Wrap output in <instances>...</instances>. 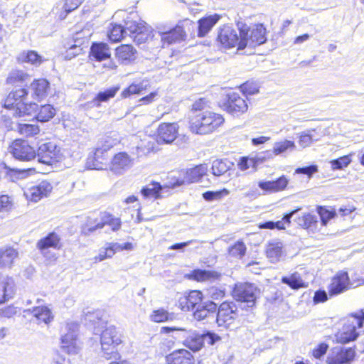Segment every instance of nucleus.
Here are the masks:
<instances>
[{
	"label": "nucleus",
	"mask_w": 364,
	"mask_h": 364,
	"mask_svg": "<svg viewBox=\"0 0 364 364\" xmlns=\"http://www.w3.org/2000/svg\"><path fill=\"white\" fill-rule=\"evenodd\" d=\"M225 122L223 115L210 111L197 114L190 121L189 129L191 132L205 135L216 131Z\"/></svg>",
	"instance_id": "f257e3e1"
},
{
	"label": "nucleus",
	"mask_w": 364,
	"mask_h": 364,
	"mask_svg": "<svg viewBox=\"0 0 364 364\" xmlns=\"http://www.w3.org/2000/svg\"><path fill=\"white\" fill-rule=\"evenodd\" d=\"M364 323V310L351 314L343 322L341 329L335 334L337 343L345 344L355 341L359 333L357 328H361Z\"/></svg>",
	"instance_id": "f03ea898"
},
{
	"label": "nucleus",
	"mask_w": 364,
	"mask_h": 364,
	"mask_svg": "<svg viewBox=\"0 0 364 364\" xmlns=\"http://www.w3.org/2000/svg\"><path fill=\"white\" fill-rule=\"evenodd\" d=\"M259 289L252 283H237L235 285L232 296L236 301H240V307L248 310L252 309L259 294Z\"/></svg>",
	"instance_id": "7ed1b4c3"
},
{
	"label": "nucleus",
	"mask_w": 364,
	"mask_h": 364,
	"mask_svg": "<svg viewBox=\"0 0 364 364\" xmlns=\"http://www.w3.org/2000/svg\"><path fill=\"white\" fill-rule=\"evenodd\" d=\"M240 49H244L247 46L254 48L266 42V29L262 24L256 25L249 31L247 26L240 28Z\"/></svg>",
	"instance_id": "20e7f679"
},
{
	"label": "nucleus",
	"mask_w": 364,
	"mask_h": 364,
	"mask_svg": "<svg viewBox=\"0 0 364 364\" xmlns=\"http://www.w3.org/2000/svg\"><path fill=\"white\" fill-rule=\"evenodd\" d=\"M36 156L39 162L47 165H53L65 159L61 148L51 141L41 144Z\"/></svg>",
	"instance_id": "39448f33"
},
{
	"label": "nucleus",
	"mask_w": 364,
	"mask_h": 364,
	"mask_svg": "<svg viewBox=\"0 0 364 364\" xmlns=\"http://www.w3.org/2000/svg\"><path fill=\"white\" fill-rule=\"evenodd\" d=\"M171 331L176 332L178 337L184 338L183 345L194 352L198 351L203 346V336L196 331L176 327H163L161 328V332L169 333Z\"/></svg>",
	"instance_id": "423d86ee"
},
{
	"label": "nucleus",
	"mask_w": 364,
	"mask_h": 364,
	"mask_svg": "<svg viewBox=\"0 0 364 364\" xmlns=\"http://www.w3.org/2000/svg\"><path fill=\"white\" fill-rule=\"evenodd\" d=\"M60 240V236L53 232L39 240L36 247L48 261L53 262L56 260L57 255L54 252L50 250V248L60 250L62 247Z\"/></svg>",
	"instance_id": "0eeeda50"
},
{
	"label": "nucleus",
	"mask_w": 364,
	"mask_h": 364,
	"mask_svg": "<svg viewBox=\"0 0 364 364\" xmlns=\"http://www.w3.org/2000/svg\"><path fill=\"white\" fill-rule=\"evenodd\" d=\"M122 343L114 326H107L100 334V343L102 350L107 359L112 358L111 355L115 353V348Z\"/></svg>",
	"instance_id": "6e6552de"
},
{
	"label": "nucleus",
	"mask_w": 364,
	"mask_h": 364,
	"mask_svg": "<svg viewBox=\"0 0 364 364\" xmlns=\"http://www.w3.org/2000/svg\"><path fill=\"white\" fill-rule=\"evenodd\" d=\"M65 331L66 332L61 336L60 347L69 354H76L79 350L77 343L78 324L75 322L68 323Z\"/></svg>",
	"instance_id": "1a4fd4ad"
},
{
	"label": "nucleus",
	"mask_w": 364,
	"mask_h": 364,
	"mask_svg": "<svg viewBox=\"0 0 364 364\" xmlns=\"http://www.w3.org/2000/svg\"><path fill=\"white\" fill-rule=\"evenodd\" d=\"M124 29L130 33V36L138 44L145 43L151 36L150 28L144 21H127Z\"/></svg>",
	"instance_id": "9d476101"
},
{
	"label": "nucleus",
	"mask_w": 364,
	"mask_h": 364,
	"mask_svg": "<svg viewBox=\"0 0 364 364\" xmlns=\"http://www.w3.org/2000/svg\"><path fill=\"white\" fill-rule=\"evenodd\" d=\"M9 151L19 161H28L36 156L35 149L26 141L15 140L9 147Z\"/></svg>",
	"instance_id": "9b49d317"
},
{
	"label": "nucleus",
	"mask_w": 364,
	"mask_h": 364,
	"mask_svg": "<svg viewBox=\"0 0 364 364\" xmlns=\"http://www.w3.org/2000/svg\"><path fill=\"white\" fill-rule=\"evenodd\" d=\"M355 352L352 348L336 346L333 348L326 360L328 364H349L355 358Z\"/></svg>",
	"instance_id": "f8f14e48"
},
{
	"label": "nucleus",
	"mask_w": 364,
	"mask_h": 364,
	"mask_svg": "<svg viewBox=\"0 0 364 364\" xmlns=\"http://www.w3.org/2000/svg\"><path fill=\"white\" fill-rule=\"evenodd\" d=\"M217 309L216 321L220 326L228 327L238 316L236 306L233 302H223Z\"/></svg>",
	"instance_id": "ddd939ff"
},
{
	"label": "nucleus",
	"mask_w": 364,
	"mask_h": 364,
	"mask_svg": "<svg viewBox=\"0 0 364 364\" xmlns=\"http://www.w3.org/2000/svg\"><path fill=\"white\" fill-rule=\"evenodd\" d=\"M218 40L225 48L237 46V49L240 50V29L237 31L230 26H225L220 29L218 36Z\"/></svg>",
	"instance_id": "4468645a"
},
{
	"label": "nucleus",
	"mask_w": 364,
	"mask_h": 364,
	"mask_svg": "<svg viewBox=\"0 0 364 364\" xmlns=\"http://www.w3.org/2000/svg\"><path fill=\"white\" fill-rule=\"evenodd\" d=\"M223 106L224 109L232 115H238L244 113L248 108L245 100L235 92H231L227 95V100Z\"/></svg>",
	"instance_id": "2eb2a0df"
},
{
	"label": "nucleus",
	"mask_w": 364,
	"mask_h": 364,
	"mask_svg": "<svg viewBox=\"0 0 364 364\" xmlns=\"http://www.w3.org/2000/svg\"><path fill=\"white\" fill-rule=\"evenodd\" d=\"M351 284L348 274L345 271L338 272L331 280L328 287V292L331 296L338 295L350 289Z\"/></svg>",
	"instance_id": "dca6fc26"
},
{
	"label": "nucleus",
	"mask_w": 364,
	"mask_h": 364,
	"mask_svg": "<svg viewBox=\"0 0 364 364\" xmlns=\"http://www.w3.org/2000/svg\"><path fill=\"white\" fill-rule=\"evenodd\" d=\"M16 293V284L14 279L0 273V304L12 299Z\"/></svg>",
	"instance_id": "f3484780"
},
{
	"label": "nucleus",
	"mask_w": 364,
	"mask_h": 364,
	"mask_svg": "<svg viewBox=\"0 0 364 364\" xmlns=\"http://www.w3.org/2000/svg\"><path fill=\"white\" fill-rule=\"evenodd\" d=\"M51 184L46 181H41L38 185L31 187L24 194L28 200L38 202L42 198L46 197L52 191Z\"/></svg>",
	"instance_id": "a211bd4d"
},
{
	"label": "nucleus",
	"mask_w": 364,
	"mask_h": 364,
	"mask_svg": "<svg viewBox=\"0 0 364 364\" xmlns=\"http://www.w3.org/2000/svg\"><path fill=\"white\" fill-rule=\"evenodd\" d=\"M178 127L175 123H164L158 128L157 141L169 144L177 136Z\"/></svg>",
	"instance_id": "6ab92c4d"
},
{
	"label": "nucleus",
	"mask_w": 364,
	"mask_h": 364,
	"mask_svg": "<svg viewBox=\"0 0 364 364\" xmlns=\"http://www.w3.org/2000/svg\"><path fill=\"white\" fill-rule=\"evenodd\" d=\"M132 164V160L129 156L127 153L121 152L114 156L110 169L116 174H121L125 170L130 168Z\"/></svg>",
	"instance_id": "aec40b11"
},
{
	"label": "nucleus",
	"mask_w": 364,
	"mask_h": 364,
	"mask_svg": "<svg viewBox=\"0 0 364 364\" xmlns=\"http://www.w3.org/2000/svg\"><path fill=\"white\" fill-rule=\"evenodd\" d=\"M202 293L199 291H191L186 296L181 298L179 304L183 311H193L202 304Z\"/></svg>",
	"instance_id": "412c9836"
},
{
	"label": "nucleus",
	"mask_w": 364,
	"mask_h": 364,
	"mask_svg": "<svg viewBox=\"0 0 364 364\" xmlns=\"http://www.w3.org/2000/svg\"><path fill=\"white\" fill-rule=\"evenodd\" d=\"M168 364H192L193 357L186 349H178L173 351L166 357Z\"/></svg>",
	"instance_id": "4be33fe9"
},
{
	"label": "nucleus",
	"mask_w": 364,
	"mask_h": 364,
	"mask_svg": "<svg viewBox=\"0 0 364 364\" xmlns=\"http://www.w3.org/2000/svg\"><path fill=\"white\" fill-rule=\"evenodd\" d=\"M185 37L186 33L181 26H176L169 31L161 33V40L163 43V47L166 45L168 46L170 44L183 41Z\"/></svg>",
	"instance_id": "5701e85b"
},
{
	"label": "nucleus",
	"mask_w": 364,
	"mask_h": 364,
	"mask_svg": "<svg viewBox=\"0 0 364 364\" xmlns=\"http://www.w3.org/2000/svg\"><path fill=\"white\" fill-rule=\"evenodd\" d=\"M288 183L289 180L282 176L274 181H261L258 183V186L263 191L274 193L284 190Z\"/></svg>",
	"instance_id": "b1692460"
},
{
	"label": "nucleus",
	"mask_w": 364,
	"mask_h": 364,
	"mask_svg": "<svg viewBox=\"0 0 364 364\" xmlns=\"http://www.w3.org/2000/svg\"><path fill=\"white\" fill-rule=\"evenodd\" d=\"M24 312L31 314L39 322H43L46 324L50 323L53 319L50 309L45 306H38L33 309H26Z\"/></svg>",
	"instance_id": "393cba45"
},
{
	"label": "nucleus",
	"mask_w": 364,
	"mask_h": 364,
	"mask_svg": "<svg viewBox=\"0 0 364 364\" xmlns=\"http://www.w3.org/2000/svg\"><path fill=\"white\" fill-rule=\"evenodd\" d=\"M119 90V87L118 86H114L103 92H100L92 100L85 104V107H100L102 102H107L114 97Z\"/></svg>",
	"instance_id": "a878e982"
},
{
	"label": "nucleus",
	"mask_w": 364,
	"mask_h": 364,
	"mask_svg": "<svg viewBox=\"0 0 364 364\" xmlns=\"http://www.w3.org/2000/svg\"><path fill=\"white\" fill-rule=\"evenodd\" d=\"M27 90L24 88H19L9 94L5 100L4 107L12 113L16 107V103L24 102V97L27 95Z\"/></svg>",
	"instance_id": "bb28decb"
},
{
	"label": "nucleus",
	"mask_w": 364,
	"mask_h": 364,
	"mask_svg": "<svg viewBox=\"0 0 364 364\" xmlns=\"http://www.w3.org/2000/svg\"><path fill=\"white\" fill-rule=\"evenodd\" d=\"M102 222L97 223L95 226L90 227L87 230H84V232L87 234L88 232H94L97 229L102 228L105 225H108L113 231L119 230L121 227V221L119 218H113L111 215L105 213L102 218Z\"/></svg>",
	"instance_id": "cd10ccee"
},
{
	"label": "nucleus",
	"mask_w": 364,
	"mask_h": 364,
	"mask_svg": "<svg viewBox=\"0 0 364 364\" xmlns=\"http://www.w3.org/2000/svg\"><path fill=\"white\" fill-rule=\"evenodd\" d=\"M217 311V304L213 301L202 303L193 311V316L198 320H203Z\"/></svg>",
	"instance_id": "c85d7f7f"
},
{
	"label": "nucleus",
	"mask_w": 364,
	"mask_h": 364,
	"mask_svg": "<svg viewBox=\"0 0 364 364\" xmlns=\"http://www.w3.org/2000/svg\"><path fill=\"white\" fill-rule=\"evenodd\" d=\"M31 89L34 99L42 100L48 95L49 82L46 79L36 80L31 83Z\"/></svg>",
	"instance_id": "c756f323"
},
{
	"label": "nucleus",
	"mask_w": 364,
	"mask_h": 364,
	"mask_svg": "<svg viewBox=\"0 0 364 364\" xmlns=\"http://www.w3.org/2000/svg\"><path fill=\"white\" fill-rule=\"evenodd\" d=\"M90 53L97 61L109 58L111 56L110 49L105 43H93L90 48Z\"/></svg>",
	"instance_id": "7c9ffc66"
},
{
	"label": "nucleus",
	"mask_w": 364,
	"mask_h": 364,
	"mask_svg": "<svg viewBox=\"0 0 364 364\" xmlns=\"http://www.w3.org/2000/svg\"><path fill=\"white\" fill-rule=\"evenodd\" d=\"M136 50L130 45H122L116 49V56L122 63L127 64L135 59Z\"/></svg>",
	"instance_id": "2f4dec72"
},
{
	"label": "nucleus",
	"mask_w": 364,
	"mask_h": 364,
	"mask_svg": "<svg viewBox=\"0 0 364 364\" xmlns=\"http://www.w3.org/2000/svg\"><path fill=\"white\" fill-rule=\"evenodd\" d=\"M220 19V16L217 14L210 15L208 16L200 18L198 21V32L199 37L205 36L216 24Z\"/></svg>",
	"instance_id": "473e14b6"
},
{
	"label": "nucleus",
	"mask_w": 364,
	"mask_h": 364,
	"mask_svg": "<svg viewBox=\"0 0 364 364\" xmlns=\"http://www.w3.org/2000/svg\"><path fill=\"white\" fill-rule=\"evenodd\" d=\"M282 243L277 241L271 242L268 244L266 249V255L269 261L276 263L280 260L283 256Z\"/></svg>",
	"instance_id": "72a5a7b5"
},
{
	"label": "nucleus",
	"mask_w": 364,
	"mask_h": 364,
	"mask_svg": "<svg viewBox=\"0 0 364 364\" xmlns=\"http://www.w3.org/2000/svg\"><path fill=\"white\" fill-rule=\"evenodd\" d=\"M208 171L205 164H200L186 171L185 181L187 183L198 182Z\"/></svg>",
	"instance_id": "f704fd0d"
},
{
	"label": "nucleus",
	"mask_w": 364,
	"mask_h": 364,
	"mask_svg": "<svg viewBox=\"0 0 364 364\" xmlns=\"http://www.w3.org/2000/svg\"><path fill=\"white\" fill-rule=\"evenodd\" d=\"M232 165L233 164L227 159L215 160L212 163V173L216 177L225 176L228 171L231 169Z\"/></svg>",
	"instance_id": "c9c22d12"
},
{
	"label": "nucleus",
	"mask_w": 364,
	"mask_h": 364,
	"mask_svg": "<svg viewBox=\"0 0 364 364\" xmlns=\"http://www.w3.org/2000/svg\"><path fill=\"white\" fill-rule=\"evenodd\" d=\"M191 276L198 282H213L218 279L220 274L215 271L198 269L192 272Z\"/></svg>",
	"instance_id": "e433bc0d"
},
{
	"label": "nucleus",
	"mask_w": 364,
	"mask_h": 364,
	"mask_svg": "<svg viewBox=\"0 0 364 364\" xmlns=\"http://www.w3.org/2000/svg\"><path fill=\"white\" fill-rule=\"evenodd\" d=\"M38 109V105L36 103H25L24 102H18L16 103V107L11 113L14 117H23L25 115H32L36 113Z\"/></svg>",
	"instance_id": "4c0bfd02"
},
{
	"label": "nucleus",
	"mask_w": 364,
	"mask_h": 364,
	"mask_svg": "<svg viewBox=\"0 0 364 364\" xmlns=\"http://www.w3.org/2000/svg\"><path fill=\"white\" fill-rule=\"evenodd\" d=\"M115 136V134L106 135L100 141L101 145L95 150V155L97 156H100V154H104L105 152L107 151L119 142L117 138H114Z\"/></svg>",
	"instance_id": "58836bf2"
},
{
	"label": "nucleus",
	"mask_w": 364,
	"mask_h": 364,
	"mask_svg": "<svg viewBox=\"0 0 364 364\" xmlns=\"http://www.w3.org/2000/svg\"><path fill=\"white\" fill-rule=\"evenodd\" d=\"M17 59L19 62L30 63L36 66L43 62L42 57L34 50L23 51L18 55Z\"/></svg>",
	"instance_id": "ea45409f"
},
{
	"label": "nucleus",
	"mask_w": 364,
	"mask_h": 364,
	"mask_svg": "<svg viewBox=\"0 0 364 364\" xmlns=\"http://www.w3.org/2000/svg\"><path fill=\"white\" fill-rule=\"evenodd\" d=\"M162 188L160 183L153 182L148 184L141 190V193L146 199H158L161 197L160 192Z\"/></svg>",
	"instance_id": "a19ab883"
},
{
	"label": "nucleus",
	"mask_w": 364,
	"mask_h": 364,
	"mask_svg": "<svg viewBox=\"0 0 364 364\" xmlns=\"http://www.w3.org/2000/svg\"><path fill=\"white\" fill-rule=\"evenodd\" d=\"M296 222L301 228L313 230L316 229L318 220L316 215L306 213H304L302 216L298 217Z\"/></svg>",
	"instance_id": "79ce46f5"
},
{
	"label": "nucleus",
	"mask_w": 364,
	"mask_h": 364,
	"mask_svg": "<svg viewBox=\"0 0 364 364\" xmlns=\"http://www.w3.org/2000/svg\"><path fill=\"white\" fill-rule=\"evenodd\" d=\"M17 252L11 247L0 250V268L10 267L16 257Z\"/></svg>",
	"instance_id": "37998d69"
},
{
	"label": "nucleus",
	"mask_w": 364,
	"mask_h": 364,
	"mask_svg": "<svg viewBox=\"0 0 364 364\" xmlns=\"http://www.w3.org/2000/svg\"><path fill=\"white\" fill-rule=\"evenodd\" d=\"M127 35V31L119 24L111 23L108 31V37L112 42H118Z\"/></svg>",
	"instance_id": "c03bdc74"
},
{
	"label": "nucleus",
	"mask_w": 364,
	"mask_h": 364,
	"mask_svg": "<svg viewBox=\"0 0 364 364\" xmlns=\"http://www.w3.org/2000/svg\"><path fill=\"white\" fill-rule=\"evenodd\" d=\"M105 251L107 252V257L110 258L117 252L122 251L124 250H132V244L130 242H125L124 244H119L117 242H109L105 245Z\"/></svg>",
	"instance_id": "a18cd8bd"
},
{
	"label": "nucleus",
	"mask_w": 364,
	"mask_h": 364,
	"mask_svg": "<svg viewBox=\"0 0 364 364\" xmlns=\"http://www.w3.org/2000/svg\"><path fill=\"white\" fill-rule=\"evenodd\" d=\"M296 149L295 143L293 141L284 139L283 141L275 142L273 146V153L274 155H279L285 153L287 151H294Z\"/></svg>",
	"instance_id": "49530a36"
},
{
	"label": "nucleus",
	"mask_w": 364,
	"mask_h": 364,
	"mask_svg": "<svg viewBox=\"0 0 364 364\" xmlns=\"http://www.w3.org/2000/svg\"><path fill=\"white\" fill-rule=\"evenodd\" d=\"M282 282L289 285L294 289H298L304 287V283L300 274L297 272L293 273L289 277H283L282 278Z\"/></svg>",
	"instance_id": "de8ad7c7"
},
{
	"label": "nucleus",
	"mask_w": 364,
	"mask_h": 364,
	"mask_svg": "<svg viewBox=\"0 0 364 364\" xmlns=\"http://www.w3.org/2000/svg\"><path fill=\"white\" fill-rule=\"evenodd\" d=\"M55 109L50 105L42 106L36 115L38 121L45 122L49 121L55 115Z\"/></svg>",
	"instance_id": "09e8293b"
},
{
	"label": "nucleus",
	"mask_w": 364,
	"mask_h": 364,
	"mask_svg": "<svg viewBox=\"0 0 364 364\" xmlns=\"http://www.w3.org/2000/svg\"><path fill=\"white\" fill-rule=\"evenodd\" d=\"M105 160L104 154L97 156L95 153L93 156H89L87 159L86 167L88 169L102 170L104 169V161Z\"/></svg>",
	"instance_id": "8fccbe9b"
},
{
	"label": "nucleus",
	"mask_w": 364,
	"mask_h": 364,
	"mask_svg": "<svg viewBox=\"0 0 364 364\" xmlns=\"http://www.w3.org/2000/svg\"><path fill=\"white\" fill-rule=\"evenodd\" d=\"M247 247L242 241H237L228 249V253L230 256L237 258H242L246 253Z\"/></svg>",
	"instance_id": "3c124183"
},
{
	"label": "nucleus",
	"mask_w": 364,
	"mask_h": 364,
	"mask_svg": "<svg viewBox=\"0 0 364 364\" xmlns=\"http://www.w3.org/2000/svg\"><path fill=\"white\" fill-rule=\"evenodd\" d=\"M150 317L151 321L154 322H164L172 320L173 315L164 309H159L154 311Z\"/></svg>",
	"instance_id": "603ef678"
},
{
	"label": "nucleus",
	"mask_w": 364,
	"mask_h": 364,
	"mask_svg": "<svg viewBox=\"0 0 364 364\" xmlns=\"http://www.w3.org/2000/svg\"><path fill=\"white\" fill-rule=\"evenodd\" d=\"M351 162V155L341 156L337 159L331 160L330 164L333 170H341L347 167Z\"/></svg>",
	"instance_id": "864d4df0"
},
{
	"label": "nucleus",
	"mask_w": 364,
	"mask_h": 364,
	"mask_svg": "<svg viewBox=\"0 0 364 364\" xmlns=\"http://www.w3.org/2000/svg\"><path fill=\"white\" fill-rule=\"evenodd\" d=\"M84 0H65L62 6L64 13L60 14L61 18H65L67 14L76 9Z\"/></svg>",
	"instance_id": "5fc2aeb1"
},
{
	"label": "nucleus",
	"mask_w": 364,
	"mask_h": 364,
	"mask_svg": "<svg viewBox=\"0 0 364 364\" xmlns=\"http://www.w3.org/2000/svg\"><path fill=\"white\" fill-rule=\"evenodd\" d=\"M18 132L26 136H32L38 134L39 128L34 124H19Z\"/></svg>",
	"instance_id": "6e6d98bb"
},
{
	"label": "nucleus",
	"mask_w": 364,
	"mask_h": 364,
	"mask_svg": "<svg viewBox=\"0 0 364 364\" xmlns=\"http://www.w3.org/2000/svg\"><path fill=\"white\" fill-rule=\"evenodd\" d=\"M317 212L320 216L321 224L323 226H326L328 222L336 215V213L334 211H331L322 206H318Z\"/></svg>",
	"instance_id": "4d7b16f0"
},
{
	"label": "nucleus",
	"mask_w": 364,
	"mask_h": 364,
	"mask_svg": "<svg viewBox=\"0 0 364 364\" xmlns=\"http://www.w3.org/2000/svg\"><path fill=\"white\" fill-rule=\"evenodd\" d=\"M256 166L257 161L254 158L242 157L238 163V167L241 171H245L250 167L255 168Z\"/></svg>",
	"instance_id": "13d9d810"
},
{
	"label": "nucleus",
	"mask_w": 364,
	"mask_h": 364,
	"mask_svg": "<svg viewBox=\"0 0 364 364\" xmlns=\"http://www.w3.org/2000/svg\"><path fill=\"white\" fill-rule=\"evenodd\" d=\"M143 90V86L141 84H132L127 88L123 90L122 96L123 97H128L131 95L139 93Z\"/></svg>",
	"instance_id": "bf43d9fd"
},
{
	"label": "nucleus",
	"mask_w": 364,
	"mask_h": 364,
	"mask_svg": "<svg viewBox=\"0 0 364 364\" xmlns=\"http://www.w3.org/2000/svg\"><path fill=\"white\" fill-rule=\"evenodd\" d=\"M82 50V48L80 47V46L74 44L66 50L65 58L66 60H71L74 57L80 55Z\"/></svg>",
	"instance_id": "052dcab7"
},
{
	"label": "nucleus",
	"mask_w": 364,
	"mask_h": 364,
	"mask_svg": "<svg viewBox=\"0 0 364 364\" xmlns=\"http://www.w3.org/2000/svg\"><path fill=\"white\" fill-rule=\"evenodd\" d=\"M27 75L21 71H14L10 73V75L7 78V81L9 83H14L18 81H24Z\"/></svg>",
	"instance_id": "680f3d73"
},
{
	"label": "nucleus",
	"mask_w": 364,
	"mask_h": 364,
	"mask_svg": "<svg viewBox=\"0 0 364 364\" xmlns=\"http://www.w3.org/2000/svg\"><path fill=\"white\" fill-rule=\"evenodd\" d=\"M242 90L247 95H254L259 91V87L257 84L254 82H247L241 87Z\"/></svg>",
	"instance_id": "e2e57ef3"
},
{
	"label": "nucleus",
	"mask_w": 364,
	"mask_h": 364,
	"mask_svg": "<svg viewBox=\"0 0 364 364\" xmlns=\"http://www.w3.org/2000/svg\"><path fill=\"white\" fill-rule=\"evenodd\" d=\"M313 142L312 136L306 132H302L300 134L299 144L303 147L306 148L309 146Z\"/></svg>",
	"instance_id": "0e129e2a"
},
{
	"label": "nucleus",
	"mask_w": 364,
	"mask_h": 364,
	"mask_svg": "<svg viewBox=\"0 0 364 364\" xmlns=\"http://www.w3.org/2000/svg\"><path fill=\"white\" fill-rule=\"evenodd\" d=\"M318 171V168L316 165H311L309 166L298 168L295 172L296 173L306 174L309 177H311L314 173Z\"/></svg>",
	"instance_id": "69168bd1"
},
{
	"label": "nucleus",
	"mask_w": 364,
	"mask_h": 364,
	"mask_svg": "<svg viewBox=\"0 0 364 364\" xmlns=\"http://www.w3.org/2000/svg\"><path fill=\"white\" fill-rule=\"evenodd\" d=\"M17 313L16 308L14 306H8L0 310V318L2 317L10 318Z\"/></svg>",
	"instance_id": "338daca9"
},
{
	"label": "nucleus",
	"mask_w": 364,
	"mask_h": 364,
	"mask_svg": "<svg viewBox=\"0 0 364 364\" xmlns=\"http://www.w3.org/2000/svg\"><path fill=\"white\" fill-rule=\"evenodd\" d=\"M11 205V200L8 196L2 195L0 196V211L8 210Z\"/></svg>",
	"instance_id": "774afa93"
}]
</instances>
